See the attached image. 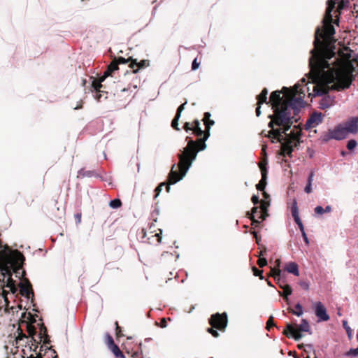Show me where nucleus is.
I'll list each match as a JSON object with an SVG mask.
<instances>
[{"label": "nucleus", "mask_w": 358, "mask_h": 358, "mask_svg": "<svg viewBox=\"0 0 358 358\" xmlns=\"http://www.w3.org/2000/svg\"><path fill=\"white\" fill-rule=\"evenodd\" d=\"M295 309L296 310H293L289 308L288 310L293 315H295L298 317H300L303 314V307L300 303H297L295 305Z\"/></svg>", "instance_id": "obj_25"}, {"label": "nucleus", "mask_w": 358, "mask_h": 358, "mask_svg": "<svg viewBox=\"0 0 358 358\" xmlns=\"http://www.w3.org/2000/svg\"><path fill=\"white\" fill-rule=\"evenodd\" d=\"M115 334H116V336L117 337L124 336V335L122 333L121 327L119 326L118 322L117 321L115 322Z\"/></svg>", "instance_id": "obj_38"}, {"label": "nucleus", "mask_w": 358, "mask_h": 358, "mask_svg": "<svg viewBox=\"0 0 358 358\" xmlns=\"http://www.w3.org/2000/svg\"><path fill=\"white\" fill-rule=\"evenodd\" d=\"M252 202L255 204V205H257L259 203V196H257V195H253L252 196Z\"/></svg>", "instance_id": "obj_49"}, {"label": "nucleus", "mask_w": 358, "mask_h": 358, "mask_svg": "<svg viewBox=\"0 0 358 358\" xmlns=\"http://www.w3.org/2000/svg\"><path fill=\"white\" fill-rule=\"evenodd\" d=\"M314 176H315L314 172L311 171L308 177V182L307 183H310V184L313 183Z\"/></svg>", "instance_id": "obj_48"}, {"label": "nucleus", "mask_w": 358, "mask_h": 358, "mask_svg": "<svg viewBox=\"0 0 358 358\" xmlns=\"http://www.w3.org/2000/svg\"><path fill=\"white\" fill-rule=\"evenodd\" d=\"M119 69L118 62H116V58H115L110 64L108 65L107 69L104 71L102 76L99 77V79H94L92 82V87L99 92H102L101 88L103 87L102 82L105 80V79L108 76H112L113 73Z\"/></svg>", "instance_id": "obj_8"}, {"label": "nucleus", "mask_w": 358, "mask_h": 358, "mask_svg": "<svg viewBox=\"0 0 358 358\" xmlns=\"http://www.w3.org/2000/svg\"><path fill=\"white\" fill-rule=\"evenodd\" d=\"M301 331L308 332L309 334H312L310 326L306 319H302L301 324L296 328L292 324L287 323L286 329L283 331V334L289 337L293 338L295 341H299L302 338Z\"/></svg>", "instance_id": "obj_6"}, {"label": "nucleus", "mask_w": 358, "mask_h": 358, "mask_svg": "<svg viewBox=\"0 0 358 358\" xmlns=\"http://www.w3.org/2000/svg\"><path fill=\"white\" fill-rule=\"evenodd\" d=\"M261 106V105H258V106H257V108H256V115H257V116H258V117H259V116L260 115V114H261V110H260V108H261V106Z\"/></svg>", "instance_id": "obj_61"}, {"label": "nucleus", "mask_w": 358, "mask_h": 358, "mask_svg": "<svg viewBox=\"0 0 358 358\" xmlns=\"http://www.w3.org/2000/svg\"><path fill=\"white\" fill-rule=\"evenodd\" d=\"M252 234H253L255 238H256L257 243H259V239H258V236H257V232L253 231Z\"/></svg>", "instance_id": "obj_64"}, {"label": "nucleus", "mask_w": 358, "mask_h": 358, "mask_svg": "<svg viewBox=\"0 0 358 358\" xmlns=\"http://www.w3.org/2000/svg\"><path fill=\"white\" fill-rule=\"evenodd\" d=\"M285 271L288 273L294 275L295 276H299V266L298 264L295 262H289L285 266Z\"/></svg>", "instance_id": "obj_17"}, {"label": "nucleus", "mask_w": 358, "mask_h": 358, "mask_svg": "<svg viewBox=\"0 0 358 358\" xmlns=\"http://www.w3.org/2000/svg\"><path fill=\"white\" fill-rule=\"evenodd\" d=\"M304 191L307 194H310L312 192V184L307 183L306 186L304 188Z\"/></svg>", "instance_id": "obj_46"}, {"label": "nucleus", "mask_w": 358, "mask_h": 358, "mask_svg": "<svg viewBox=\"0 0 358 358\" xmlns=\"http://www.w3.org/2000/svg\"><path fill=\"white\" fill-rule=\"evenodd\" d=\"M268 204L266 202L262 201L261 203V210H259L258 207H254L252 210V213L250 214V218L252 222V224L255 223L258 224L259 221L255 219L257 217L259 219H262V220L265 219V211H266L267 206Z\"/></svg>", "instance_id": "obj_10"}, {"label": "nucleus", "mask_w": 358, "mask_h": 358, "mask_svg": "<svg viewBox=\"0 0 358 358\" xmlns=\"http://www.w3.org/2000/svg\"><path fill=\"white\" fill-rule=\"evenodd\" d=\"M271 271L273 277L277 281L278 285L281 289L282 287L287 285V284H284V281L281 280V271L280 269L273 268Z\"/></svg>", "instance_id": "obj_18"}, {"label": "nucleus", "mask_w": 358, "mask_h": 358, "mask_svg": "<svg viewBox=\"0 0 358 358\" xmlns=\"http://www.w3.org/2000/svg\"><path fill=\"white\" fill-rule=\"evenodd\" d=\"M267 264V261L265 258H259L258 259V265L259 267H264Z\"/></svg>", "instance_id": "obj_43"}, {"label": "nucleus", "mask_w": 358, "mask_h": 358, "mask_svg": "<svg viewBox=\"0 0 358 358\" xmlns=\"http://www.w3.org/2000/svg\"><path fill=\"white\" fill-rule=\"evenodd\" d=\"M210 117V113L208 112H206L204 113V123H205V125L206 126V124H210V120H209Z\"/></svg>", "instance_id": "obj_42"}, {"label": "nucleus", "mask_w": 358, "mask_h": 358, "mask_svg": "<svg viewBox=\"0 0 358 358\" xmlns=\"http://www.w3.org/2000/svg\"><path fill=\"white\" fill-rule=\"evenodd\" d=\"M331 211V207L330 206H327L325 208H324V213H330Z\"/></svg>", "instance_id": "obj_60"}, {"label": "nucleus", "mask_w": 358, "mask_h": 358, "mask_svg": "<svg viewBox=\"0 0 358 358\" xmlns=\"http://www.w3.org/2000/svg\"><path fill=\"white\" fill-rule=\"evenodd\" d=\"M214 123V121H210V124H206L205 136L203 139L200 140L199 148L196 143L190 139L183 150H180V152L178 153L179 163L177 166L176 165L173 166L169 176L170 184H175L185 176L192 162L195 160L198 152L203 150L206 148L205 141L210 136V128Z\"/></svg>", "instance_id": "obj_1"}, {"label": "nucleus", "mask_w": 358, "mask_h": 358, "mask_svg": "<svg viewBox=\"0 0 358 358\" xmlns=\"http://www.w3.org/2000/svg\"><path fill=\"white\" fill-rule=\"evenodd\" d=\"M165 185V184L164 182H162L159 185H158V189H157V191H158V195L159 194L161 190H162V186Z\"/></svg>", "instance_id": "obj_63"}, {"label": "nucleus", "mask_w": 358, "mask_h": 358, "mask_svg": "<svg viewBox=\"0 0 358 358\" xmlns=\"http://www.w3.org/2000/svg\"><path fill=\"white\" fill-rule=\"evenodd\" d=\"M25 260L23 254L17 250H11L7 245H3L0 240V268L8 271V266L10 267L15 259Z\"/></svg>", "instance_id": "obj_4"}, {"label": "nucleus", "mask_w": 358, "mask_h": 358, "mask_svg": "<svg viewBox=\"0 0 358 358\" xmlns=\"http://www.w3.org/2000/svg\"><path fill=\"white\" fill-rule=\"evenodd\" d=\"M180 116L179 114H176V116L175 117L173 118V120H172V122H171V126L173 128H174L176 130H180V129L178 127V120L180 119Z\"/></svg>", "instance_id": "obj_36"}, {"label": "nucleus", "mask_w": 358, "mask_h": 358, "mask_svg": "<svg viewBox=\"0 0 358 358\" xmlns=\"http://www.w3.org/2000/svg\"><path fill=\"white\" fill-rule=\"evenodd\" d=\"M40 335L41 338H44L45 344H48L50 342L49 336L48 335L47 329L43 324H42V326L40 328Z\"/></svg>", "instance_id": "obj_26"}, {"label": "nucleus", "mask_w": 358, "mask_h": 358, "mask_svg": "<svg viewBox=\"0 0 358 358\" xmlns=\"http://www.w3.org/2000/svg\"><path fill=\"white\" fill-rule=\"evenodd\" d=\"M105 338L108 348L115 344L113 337L108 333L106 334Z\"/></svg>", "instance_id": "obj_35"}, {"label": "nucleus", "mask_w": 358, "mask_h": 358, "mask_svg": "<svg viewBox=\"0 0 358 358\" xmlns=\"http://www.w3.org/2000/svg\"><path fill=\"white\" fill-rule=\"evenodd\" d=\"M17 287H16V285H14L10 289V291L13 293V294H15L17 293Z\"/></svg>", "instance_id": "obj_59"}, {"label": "nucleus", "mask_w": 358, "mask_h": 358, "mask_svg": "<svg viewBox=\"0 0 358 358\" xmlns=\"http://www.w3.org/2000/svg\"><path fill=\"white\" fill-rule=\"evenodd\" d=\"M280 94L281 91L276 90L273 92L271 94L269 101L267 103V104L270 103L271 105L273 110V113L268 115V118L271 119L268 124V127H272L274 125L277 126L276 118L280 115L278 112L282 110V104L285 103V101H282Z\"/></svg>", "instance_id": "obj_5"}, {"label": "nucleus", "mask_w": 358, "mask_h": 358, "mask_svg": "<svg viewBox=\"0 0 358 358\" xmlns=\"http://www.w3.org/2000/svg\"><path fill=\"white\" fill-rule=\"evenodd\" d=\"M334 99L333 97L329 96H324L320 102V107L322 109L328 108L334 104Z\"/></svg>", "instance_id": "obj_19"}, {"label": "nucleus", "mask_w": 358, "mask_h": 358, "mask_svg": "<svg viewBox=\"0 0 358 358\" xmlns=\"http://www.w3.org/2000/svg\"><path fill=\"white\" fill-rule=\"evenodd\" d=\"M81 213H78L75 215L76 222L79 224L81 222Z\"/></svg>", "instance_id": "obj_51"}, {"label": "nucleus", "mask_w": 358, "mask_h": 358, "mask_svg": "<svg viewBox=\"0 0 358 358\" xmlns=\"http://www.w3.org/2000/svg\"><path fill=\"white\" fill-rule=\"evenodd\" d=\"M108 348L111 350V352L117 358H125V356L123 355L122 352L120 350L119 347L115 343L108 347Z\"/></svg>", "instance_id": "obj_23"}, {"label": "nucleus", "mask_w": 358, "mask_h": 358, "mask_svg": "<svg viewBox=\"0 0 358 358\" xmlns=\"http://www.w3.org/2000/svg\"><path fill=\"white\" fill-rule=\"evenodd\" d=\"M314 211L317 215H322L324 213V208L321 206H317L315 208Z\"/></svg>", "instance_id": "obj_41"}, {"label": "nucleus", "mask_w": 358, "mask_h": 358, "mask_svg": "<svg viewBox=\"0 0 358 358\" xmlns=\"http://www.w3.org/2000/svg\"><path fill=\"white\" fill-rule=\"evenodd\" d=\"M304 101L301 97L292 98L289 101H285L282 104V110L278 112L280 115L277 117V127L279 128L273 129L272 132L275 134L276 136L282 139V133L288 131L294 123V115L299 113L303 107Z\"/></svg>", "instance_id": "obj_2"}, {"label": "nucleus", "mask_w": 358, "mask_h": 358, "mask_svg": "<svg viewBox=\"0 0 358 358\" xmlns=\"http://www.w3.org/2000/svg\"><path fill=\"white\" fill-rule=\"evenodd\" d=\"M267 94H268V90L267 89L264 88L261 94L257 96V105H262L264 103H266L267 104Z\"/></svg>", "instance_id": "obj_22"}, {"label": "nucleus", "mask_w": 358, "mask_h": 358, "mask_svg": "<svg viewBox=\"0 0 358 358\" xmlns=\"http://www.w3.org/2000/svg\"><path fill=\"white\" fill-rule=\"evenodd\" d=\"M209 323L213 328L224 329L227 325V315L226 313L212 315Z\"/></svg>", "instance_id": "obj_9"}, {"label": "nucleus", "mask_w": 358, "mask_h": 358, "mask_svg": "<svg viewBox=\"0 0 358 358\" xmlns=\"http://www.w3.org/2000/svg\"><path fill=\"white\" fill-rule=\"evenodd\" d=\"M267 327L269 328L270 327L273 325V317H270L269 319L267 321Z\"/></svg>", "instance_id": "obj_57"}, {"label": "nucleus", "mask_w": 358, "mask_h": 358, "mask_svg": "<svg viewBox=\"0 0 358 358\" xmlns=\"http://www.w3.org/2000/svg\"><path fill=\"white\" fill-rule=\"evenodd\" d=\"M131 60H133V59H131V57H129V59H124L123 57H118L117 59H116V62H118V65L120 64H127L129 62H131Z\"/></svg>", "instance_id": "obj_39"}, {"label": "nucleus", "mask_w": 358, "mask_h": 358, "mask_svg": "<svg viewBox=\"0 0 358 358\" xmlns=\"http://www.w3.org/2000/svg\"><path fill=\"white\" fill-rule=\"evenodd\" d=\"M267 162L266 160L262 161L259 163V166L261 170L262 176H267Z\"/></svg>", "instance_id": "obj_28"}, {"label": "nucleus", "mask_w": 358, "mask_h": 358, "mask_svg": "<svg viewBox=\"0 0 358 358\" xmlns=\"http://www.w3.org/2000/svg\"><path fill=\"white\" fill-rule=\"evenodd\" d=\"M109 206L112 208H118L122 206V201L119 199H115L110 201Z\"/></svg>", "instance_id": "obj_29"}, {"label": "nucleus", "mask_w": 358, "mask_h": 358, "mask_svg": "<svg viewBox=\"0 0 358 358\" xmlns=\"http://www.w3.org/2000/svg\"><path fill=\"white\" fill-rule=\"evenodd\" d=\"M348 134L345 130V125L343 123L337 124L332 129L323 134L320 139L322 142L327 143L331 140L341 141L348 137Z\"/></svg>", "instance_id": "obj_7"}, {"label": "nucleus", "mask_w": 358, "mask_h": 358, "mask_svg": "<svg viewBox=\"0 0 358 358\" xmlns=\"http://www.w3.org/2000/svg\"><path fill=\"white\" fill-rule=\"evenodd\" d=\"M343 326L344 327V329H345L346 331V333L348 334V336L350 339L352 338V330L351 329V328L348 326V322L346 320H343Z\"/></svg>", "instance_id": "obj_31"}, {"label": "nucleus", "mask_w": 358, "mask_h": 358, "mask_svg": "<svg viewBox=\"0 0 358 358\" xmlns=\"http://www.w3.org/2000/svg\"><path fill=\"white\" fill-rule=\"evenodd\" d=\"M357 146V142L355 139L350 140L347 143V148L349 150H353Z\"/></svg>", "instance_id": "obj_34"}, {"label": "nucleus", "mask_w": 358, "mask_h": 358, "mask_svg": "<svg viewBox=\"0 0 358 358\" xmlns=\"http://www.w3.org/2000/svg\"><path fill=\"white\" fill-rule=\"evenodd\" d=\"M299 285L303 289H304L306 290H308L310 287L309 283L306 281H301L299 282Z\"/></svg>", "instance_id": "obj_44"}, {"label": "nucleus", "mask_w": 358, "mask_h": 358, "mask_svg": "<svg viewBox=\"0 0 358 358\" xmlns=\"http://www.w3.org/2000/svg\"><path fill=\"white\" fill-rule=\"evenodd\" d=\"M194 125L192 126V131L193 134L197 136H201L203 134V130L200 127V122L199 120H195L193 122Z\"/></svg>", "instance_id": "obj_21"}, {"label": "nucleus", "mask_w": 358, "mask_h": 358, "mask_svg": "<svg viewBox=\"0 0 358 358\" xmlns=\"http://www.w3.org/2000/svg\"><path fill=\"white\" fill-rule=\"evenodd\" d=\"M91 87H92V91H94L96 92L95 99L98 101H101L103 99L105 100L108 98V96H107L108 92L104 90L105 87L103 85V87L101 88V90L103 92L96 91L92 86H91Z\"/></svg>", "instance_id": "obj_20"}, {"label": "nucleus", "mask_w": 358, "mask_h": 358, "mask_svg": "<svg viewBox=\"0 0 358 358\" xmlns=\"http://www.w3.org/2000/svg\"><path fill=\"white\" fill-rule=\"evenodd\" d=\"M291 213H292V215L295 222L299 226V228L301 232V233L305 232L303 224V223L299 217V209H298V206H297V201L295 199L293 200L292 205L291 206Z\"/></svg>", "instance_id": "obj_14"}, {"label": "nucleus", "mask_w": 358, "mask_h": 358, "mask_svg": "<svg viewBox=\"0 0 358 358\" xmlns=\"http://www.w3.org/2000/svg\"><path fill=\"white\" fill-rule=\"evenodd\" d=\"M345 125L348 134H357L358 133V115L348 118L345 122H343Z\"/></svg>", "instance_id": "obj_12"}, {"label": "nucleus", "mask_w": 358, "mask_h": 358, "mask_svg": "<svg viewBox=\"0 0 358 358\" xmlns=\"http://www.w3.org/2000/svg\"><path fill=\"white\" fill-rule=\"evenodd\" d=\"M313 308L318 321H327L329 320V316L327 314L325 306L320 301L315 302L313 304Z\"/></svg>", "instance_id": "obj_11"}, {"label": "nucleus", "mask_w": 358, "mask_h": 358, "mask_svg": "<svg viewBox=\"0 0 358 358\" xmlns=\"http://www.w3.org/2000/svg\"><path fill=\"white\" fill-rule=\"evenodd\" d=\"M266 176H262V179L259 182V183L256 185V187L258 190L263 191L266 185Z\"/></svg>", "instance_id": "obj_27"}, {"label": "nucleus", "mask_w": 358, "mask_h": 358, "mask_svg": "<svg viewBox=\"0 0 358 358\" xmlns=\"http://www.w3.org/2000/svg\"><path fill=\"white\" fill-rule=\"evenodd\" d=\"M270 128L271 129L268 131V136L272 138L271 141L273 143L275 139L281 143L280 154L284 157L286 155L291 156L293 152L292 143L299 140L301 129L298 127L294 126L289 133H287V131L282 133V139H280L276 136L275 134L272 132L273 129H275L274 126Z\"/></svg>", "instance_id": "obj_3"}, {"label": "nucleus", "mask_w": 358, "mask_h": 358, "mask_svg": "<svg viewBox=\"0 0 358 358\" xmlns=\"http://www.w3.org/2000/svg\"><path fill=\"white\" fill-rule=\"evenodd\" d=\"M348 357H357L358 356V346L356 348H351L345 354Z\"/></svg>", "instance_id": "obj_37"}, {"label": "nucleus", "mask_w": 358, "mask_h": 358, "mask_svg": "<svg viewBox=\"0 0 358 358\" xmlns=\"http://www.w3.org/2000/svg\"><path fill=\"white\" fill-rule=\"evenodd\" d=\"M208 331L214 337H217L219 334L217 331L214 330L213 328H208Z\"/></svg>", "instance_id": "obj_47"}, {"label": "nucleus", "mask_w": 358, "mask_h": 358, "mask_svg": "<svg viewBox=\"0 0 358 358\" xmlns=\"http://www.w3.org/2000/svg\"><path fill=\"white\" fill-rule=\"evenodd\" d=\"M8 293V291H6L3 289L1 291V296L3 298L4 301H5V306H6L5 310L6 311H7V310L8 308V306H9V301L7 297Z\"/></svg>", "instance_id": "obj_33"}, {"label": "nucleus", "mask_w": 358, "mask_h": 358, "mask_svg": "<svg viewBox=\"0 0 358 358\" xmlns=\"http://www.w3.org/2000/svg\"><path fill=\"white\" fill-rule=\"evenodd\" d=\"M199 66V63L197 62V59H194L192 62V70H196Z\"/></svg>", "instance_id": "obj_45"}, {"label": "nucleus", "mask_w": 358, "mask_h": 358, "mask_svg": "<svg viewBox=\"0 0 358 358\" xmlns=\"http://www.w3.org/2000/svg\"><path fill=\"white\" fill-rule=\"evenodd\" d=\"M187 103V102H185L184 103L181 104L178 108V110H177V112H176V114H179L180 115L182 111L184 110L185 108V105Z\"/></svg>", "instance_id": "obj_50"}, {"label": "nucleus", "mask_w": 358, "mask_h": 358, "mask_svg": "<svg viewBox=\"0 0 358 358\" xmlns=\"http://www.w3.org/2000/svg\"><path fill=\"white\" fill-rule=\"evenodd\" d=\"M313 350V346L311 344H308L306 345L305 351L308 352Z\"/></svg>", "instance_id": "obj_58"}, {"label": "nucleus", "mask_w": 358, "mask_h": 358, "mask_svg": "<svg viewBox=\"0 0 358 358\" xmlns=\"http://www.w3.org/2000/svg\"><path fill=\"white\" fill-rule=\"evenodd\" d=\"M323 120V115L322 113L314 112L307 120L305 127L306 129L308 130L311 128H315L322 123Z\"/></svg>", "instance_id": "obj_13"}, {"label": "nucleus", "mask_w": 358, "mask_h": 358, "mask_svg": "<svg viewBox=\"0 0 358 358\" xmlns=\"http://www.w3.org/2000/svg\"><path fill=\"white\" fill-rule=\"evenodd\" d=\"M283 292H279V294L284 297L286 301H288V296L291 295L292 293V289L289 285H285L282 287Z\"/></svg>", "instance_id": "obj_24"}, {"label": "nucleus", "mask_w": 358, "mask_h": 358, "mask_svg": "<svg viewBox=\"0 0 358 358\" xmlns=\"http://www.w3.org/2000/svg\"><path fill=\"white\" fill-rule=\"evenodd\" d=\"M166 326H167L166 320V318H164H164H162V319L161 320L160 327H161L162 328H164V327H166Z\"/></svg>", "instance_id": "obj_53"}, {"label": "nucleus", "mask_w": 358, "mask_h": 358, "mask_svg": "<svg viewBox=\"0 0 358 358\" xmlns=\"http://www.w3.org/2000/svg\"><path fill=\"white\" fill-rule=\"evenodd\" d=\"M158 231H159V233H158L157 237H158V243H159L161 242V239H162L161 234H162V231L160 229H158Z\"/></svg>", "instance_id": "obj_62"}, {"label": "nucleus", "mask_w": 358, "mask_h": 358, "mask_svg": "<svg viewBox=\"0 0 358 358\" xmlns=\"http://www.w3.org/2000/svg\"><path fill=\"white\" fill-rule=\"evenodd\" d=\"M48 350H51L52 358H58L56 351L55 350H52V347H50ZM28 358H43V357L42 356L41 353H39L36 357H34L33 355H31Z\"/></svg>", "instance_id": "obj_32"}, {"label": "nucleus", "mask_w": 358, "mask_h": 358, "mask_svg": "<svg viewBox=\"0 0 358 358\" xmlns=\"http://www.w3.org/2000/svg\"><path fill=\"white\" fill-rule=\"evenodd\" d=\"M27 331L30 336L36 334V328L31 323H27Z\"/></svg>", "instance_id": "obj_30"}, {"label": "nucleus", "mask_w": 358, "mask_h": 358, "mask_svg": "<svg viewBox=\"0 0 358 358\" xmlns=\"http://www.w3.org/2000/svg\"><path fill=\"white\" fill-rule=\"evenodd\" d=\"M20 292L22 296H25L26 297L29 298L30 294L34 295L32 287L29 282H28L26 285L20 283Z\"/></svg>", "instance_id": "obj_16"}, {"label": "nucleus", "mask_w": 358, "mask_h": 358, "mask_svg": "<svg viewBox=\"0 0 358 358\" xmlns=\"http://www.w3.org/2000/svg\"><path fill=\"white\" fill-rule=\"evenodd\" d=\"M17 330L20 331V332L17 339H22V338L27 337L26 335L22 332V331L20 329H18Z\"/></svg>", "instance_id": "obj_56"}, {"label": "nucleus", "mask_w": 358, "mask_h": 358, "mask_svg": "<svg viewBox=\"0 0 358 358\" xmlns=\"http://www.w3.org/2000/svg\"><path fill=\"white\" fill-rule=\"evenodd\" d=\"M253 274L255 276H259L260 279H263L264 276L262 275V271L259 270L256 267L252 268Z\"/></svg>", "instance_id": "obj_40"}, {"label": "nucleus", "mask_w": 358, "mask_h": 358, "mask_svg": "<svg viewBox=\"0 0 358 358\" xmlns=\"http://www.w3.org/2000/svg\"><path fill=\"white\" fill-rule=\"evenodd\" d=\"M149 231L152 234V233H155L156 231L155 230V225L152 223L150 226H149Z\"/></svg>", "instance_id": "obj_54"}, {"label": "nucleus", "mask_w": 358, "mask_h": 358, "mask_svg": "<svg viewBox=\"0 0 358 358\" xmlns=\"http://www.w3.org/2000/svg\"><path fill=\"white\" fill-rule=\"evenodd\" d=\"M301 234H302L303 241L306 243V245H309V239L306 234V231L303 233H301Z\"/></svg>", "instance_id": "obj_52"}, {"label": "nucleus", "mask_w": 358, "mask_h": 358, "mask_svg": "<svg viewBox=\"0 0 358 358\" xmlns=\"http://www.w3.org/2000/svg\"><path fill=\"white\" fill-rule=\"evenodd\" d=\"M185 130L188 132L189 131H192V127L189 126V124L188 122H186L184 126Z\"/></svg>", "instance_id": "obj_55"}, {"label": "nucleus", "mask_w": 358, "mask_h": 358, "mask_svg": "<svg viewBox=\"0 0 358 358\" xmlns=\"http://www.w3.org/2000/svg\"><path fill=\"white\" fill-rule=\"evenodd\" d=\"M150 64V61L147 59H143L139 62H137V59L131 60V62L129 64L130 69H133L134 73H136L139 69L145 68L148 66Z\"/></svg>", "instance_id": "obj_15"}]
</instances>
